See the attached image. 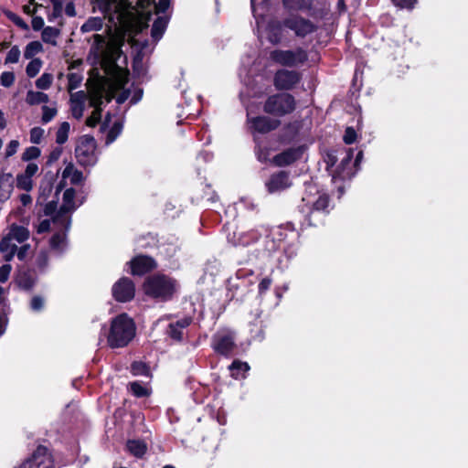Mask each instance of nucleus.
<instances>
[{
	"label": "nucleus",
	"instance_id": "1",
	"mask_svg": "<svg viewBox=\"0 0 468 468\" xmlns=\"http://www.w3.org/2000/svg\"><path fill=\"white\" fill-rule=\"evenodd\" d=\"M127 82V73L119 72L114 76V80L108 90L104 87H101L90 94V103L94 110L91 115L86 120L88 126L93 127L100 122L101 112V105L103 103L104 98L107 101L114 98L119 104L123 103L129 98L131 92L128 89H125Z\"/></svg>",
	"mask_w": 468,
	"mask_h": 468
},
{
	"label": "nucleus",
	"instance_id": "2",
	"mask_svg": "<svg viewBox=\"0 0 468 468\" xmlns=\"http://www.w3.org/2000/svg\"><path fill=\"white\" fill-rule=\"evenodd\" d=\"M135 325L133 321L126 314H122L112 321L107 337L108 345L112 348L123 347L133 338Z\"/></svg>",
	"mask_w": 468,
	"mask_h": 468
},
{
	"label": "nucleus",
	"instance_id": "3",
	"mask_svg": "<svg viewBox=\"0 0 468 468\" xmlns=\"http://www.w3.org/2000/svg\"><path fill=\"white\" fill-rule=\"evenodd\" d=\"M144 290L151 297L167 300L176 292V282L165 275H153L145 280Z\"/></svg>",
	"mask_w": 468,
	"mask_h": 468
},
{
	"label": "nucleus",
	"instance_id": "4",
	"mask_svg": "<svg viewBox=\"0 0 468 468\" xmlns=\"http://www.w3.org/2000/svg\"><path fill=\"white\" fill-rule=\"evenodd\" d=\"M294 97L289 93H277L270 96L264 103V112L278 117L290 114L295 109Z\"/></svg>",
	"mask_w": 468,
	"mask_h": 468
},
{
	"label": "nucleus",
	"instance_id": "5",
	"mask_svg": "<svg viewBox=\"0 0 468 468\" xmlns=\"http://www.w3.org/2000/svg\"><path fill=\"white\" fill-rule=\"evenodd\" d=\"M96 141L92 136H82L75 149V157L78 163L84 167H90L98 162L96 153Z\"/></svg>",
	"mask_w": 468,
	"mask_h": 468
},
{
	"label": "nucleus",
	"instance_id": "6",
	"mask_svg": "<svg viewBox=\"0 0 468 468\" xmlns=\"http://www.w3.org/2000/svg\"><path fill=\"white\" fill-rule=\"evenodd\" d=\"M271 59L282 66L298 67L305 63L308 59V53L303 48L295 49H275L270 54Z\"/></svg>",
	"mask_w": 468,
	"mask_h": 468
},
{
	"label": "nucleus",
	"instance_id": "7",
	"mask_svg": "<svg viewBox=\"0 0 468 468\" xmlns=\"http://www.w3.org/2000/svg\"><path fill=\"white\" fill-rule=\"evenodd\" d=\"M75 190L68 188L63 194V201L59 210L52 219L53 225L69 229L71 222V213L79 207L74 201Z\"/></svg>",
	"mask_w": 468,
	"mask_h": 468
},
{
	"label": "nucleus",
	"instance_id": "8",
	"mask_svg": "<svg viewBox=\"0 0 468 468\" xmlns=\"http://www.w3.org/2000/svg\"><path fill=\"white\" fill-rule=\"evenodd\" d=\"M284 27L292 30L296 37H305L317 29V26L311 20L297 15L288 16L283 20Z\"/></svg>",
	"mask_w": 468,
	"mask_h": 468
},
{
	"label": "nucleus",
	"instance_id": "9",
	"mask_svg": "<svg viewBox=\"0 0 468 468\" xmlns=\"http://www.w3.org/2000/svg\"><path fill=\"white\" fill-rule=\"evenodd\" d=\"M213 349L223 356H229L235 347L234 333L229 329L218 331L212 339Z\"/></svg>",
	"mask_w": 468,
	"mask_h": 468
},
{
	"label": "nucleus",
	"instance_id": "10",
	"mask_svg": "<svg viewBox=\"0 0 468 468\" xmlns=\"http://www.w3.org/2000/svg\"><path fill=\"white\" fill-rule=\"evenodd\" d=\"M247 123L249 130L254 134L255 142H257L255 133H267L271 131H273L279 126L280 122L271 119L267 116L250 117V113L248 112Z\"/></svg>",
	"mask_w": 468,
	"mask_h": 468
},
{
	"label": "nucleus",
	"instance_id": "11",
	"mask_svg": "<svg viewBox=\"0 0 468 468\" xmlns=\"http://www.w3.org/2000/svg\"><path fill=\"white\" fill-rule=\"evenodd\" d=\"M19 468H54V464L47 448L39 446Z\"/></svg>",
	"mask_w": 468,
	"mask_h": 468
},
{
	"label": "nucleus",
	"instance_id": "12",
	"mask_svg": "<svg viewBox=\"0 0 468 468\" xmlns=\"http://www.w3.org/2000/svg\"><path fill=\"white\" fill-rule=\"evenodd\" d=\"M301 74L295 70L280 69L274 75V86L278 90L292 89L300 80Z\"/></svg>",
	"mask_w": 468,
	"mask_h": 468
},
{
	"label": "nucleus",
	"instance_id": "13",
	"mask_svg": "<svg viewBox=\"0 0 468 468\" xmlns=\"http://www.w3.org/2000/svg\"><path fill=\"white\" fill-rule=\"evenodd\" d=\"M135 288L133 282L128 278L120 279L112 286V295L118 302H128L134 297Z\"/></svg>",
	"mask_w": 468,
	"mask_h": 468
},
{
	"label": "nucleus",
	"instance_id": "14",
	"mask_svg": "<svg viewBox=\"0 0 468 468\" xmlns=\"http://www.w3.org/2000/svg\"><path fill=\"white\" fill-rule=\"evenodd\" d=\"M270 194L277 193L290 187L291 181L288 173L280 171L273 174L265 184Z\"/></svg>",
	"mask_w": 468,
	"mask_h": 468
},
{
	"label": "nucleus",
	"instance_id": "15",
	"mask_svg": "<svg viewBox=\"0 0 468 468\" xmlns=\"http://www.w3.org/2000/svg\"><path fill=\"white\" fill-rule=\"evenodd\" d=\"M304 152L303 146L289 148L273 157V162L278 166L289 165L300 159Z\"/></svg>",
	"mask_w": 468,
	"mask_h": 468
},
{
	"label": "nucleus",
	"instance_id": "16",
	"mask_svg": "<svg viewBox=\"0 0 468 468\" xmlns=\"http://www.w3.org/2000/svg\"><path fill=\"white\" fill-rule=\"evenodd\" d=\"M261 236V233L257 229H250L234 232L232 237L229 236V240L235 246H248L257 241Z\"/></svg>",
	"mask_w": 468,
	"mask_h": 468
},
{
	"label": "nucleus",
	"instance_id": "17",
	"mask_svg": "<svg viewBox=\"0 0 468 468\" xmlns=\"http://www.w3.org/2000/svg\"><path fill=\"white\" fill-rule=\"evenodd\" d=\"M131 272L142 275L154 267V261L147 256H138L130 261Z\"/></svg>",
	"mask_w": 468,
	"mask_h": 468
},
{
	"label": "nucleus",
	"instance_id": "18",
	"mask_svg": "<svg viewBox=\"0 0 468 468\" xmlns=\"http://www.w3.org/2000/svg\"><path fill=\"white\" fill-rule=\"evenodd\" d=\"M69 101L72 116L80 119L85 109L86 93L83 90L71 93Z\"/></svg>",
	"mask_w": 468,
	"mask_h": 468
},
{
	"label": "nucleus",
	"instance_id": "19",
	"mask_svg": "<svg viewBox=\"0 0 468 468\" xmlns=\"http://www.w3.org/2000/svg\"><path fill=\"white\" fill-rule=\"evenodd\" d=\"M92 38L93 42L90 47V53H92L98 60L104 59L107 57L106 37L103 35L95 34Z\"/></svg>",
	"mask_w": 468,
	"mask_h": 468
},
{
	"label": "nucleus",
	"instance_id": "20",
	"mask_svg": "<svg viewBox=\"0 0 468 468\" xmlns=\"http://www.w3.org/2000/svg\"><path fill=\"white\" fill-rule=\"evenodd\" d=\"M353 158V150L348 149L345 157L342 159L341 164L337 167L335 175H333V179L339 177L341 179L350 178L353 176L351 170V161Z\"/></svg>",
	"mask_w": 468,
	"mask_h": 468
},
{
	"label": "nucleus",
	"instance_id": "21",
	"mask_svg": "<svg viewBox=\"0 0 468 468\" xmlns=\"http://www.w3.org/2000/svg\"><path fill=\"white\" fill-rule=\"evenodd\" d=\"M282 27L279 21L271 20L265 27L266 37L272 44H278L282 38Z\"/></svg>",
	"mask_w": 468,
	"mask_h": 468
},
{
	"label": "nucleus",
	"instance_id": "22",
	"mask_svg": "<svg viewBox=\"0 0 468 468\" xmlns=\"http://www.w3.org/2000/svg\"><path fill=\"white\" fill-rule=\"evenodd\" d=\"M13 188V176L9 173L0 174V202H4L10 197Z\"/></svg>",
	"mask_w": 468,
	"mask_h": 468
},
{
	"label": "nucleus",
	"instance_id": "23",
	"mask_svg": "<svg viewBox=\"0 0 468 468\" xmlns=\"http://www.w3.org/2000/svg\"><path fill=\"white\" fill-rule=\"evenodd\" d=\"M268 1L269 0H250L252 13L259 30L265 27L263 10L266 8Z\"/></svg>",
	"mask_w": 468,
	"mask_h": 468
},
{
	"label": "nucleus",
	"instance_id": "24",
	"mask_svg": "<svg viewBox=\"0 0 468 468\" xmlns=\"http://www.w3.org/2000/svg\"><path fill=\"white\" fill-rule=\"evenodd\" d=\"M190 323V318H183L176 323H171L167 330L168 335L174 340H181L183 338V330L187 327Z\"/></svg>",
	"mask_w": 468,
	"mask_h": 468
},
{
	"label": "nucleus",
	"instance_id": "25",
	"mask_svg": "<svg viewBox=\"0 0 468 468\" xmlns=\"http://www.w3.org/2000/svg\"><path fill=\"white\" fill-rule=\"evenodd\" d=\"M54 227L58 229V231L57 233H55L52 236V238L50 239V247L53 250L60 253L67 247L66 233H65V231L67 229H65L58 225H54Z\"/></svg>",
	"mask_w": 468,
	"mask_h": 468
},
{
	"label": "nucleus",
	"instance_id": "26",
	"mask_svg": "<svg viewBox=\"0 0 468 468\" xmlns=\"http://www.w3.org/2000/svg\"><path fill=\"white\" fill-rule=\"evenodd\" d=\"M303 201L306 202V205H312L313 210L314 211H324L328 207L329 198L326 194H319L317 198H314L311 196H305L303 197Z\"/></svg>",
	"mask_w": 468,
	"mask_h": 468
},
{
	"label": "nucleus",
	"instance_id": "27",
	"mask_svg": "<svg viewBox=\"0 0 468 468\" xmlns=\"http://www.w3.org/2000/svg\"><path fill=\"white\" fill-rule=\"evenodd\" d=\"M16 250V244L14 243V240L8 235L2 239L0 241V251L6 261L12 260Z\"/></svg>",
	"mask_w": 468,
	"mask_h": 468
},
{
	"label": "nucleus",
	"instance_id": "28",
	"mask_svg": "<svg viewBox=\"0 0 468 468\" xmlns=\"http://www.w3.org/2000/svg\"><path fill=\"white\" fill-rule=\"evenodd\" d=\"M62 177L63 179L69 178L70 183L73 185H78L84 179L82 172L78 170L71 162L66 165L62 172Z\"/></svg>",
	"mask_w": 468,
	"mask_h": 468
},
{
	"label": "nucleus",
	"instance_id": "29",
	"mask_svg": "<svg viewBox=\"0 0 468 468\" xmlns=\"http://www.w3.org/2000/svg\"><path fill=\"white\" fill-rule=\"evenodd\" d=\"M13 240H16L18 243H22L28 239L30 232L29 230L23 227L13 224L10 227L9 232L7 234Z\"/></svg>",
	"mask_w": 468,
	"mask_h": 468
},
{
	"label": "nucleus",
	"instance_id": "30",
	"mask_svg": "<svg viewBox=\"0 0 468 468\" xmlns=\"http://www.w3.org/2000/svg\"><path fill=\"white\" fill-rule=\"evenodd\" d=\"M168 23V18L165 16H159L157 19L154 22L152 29H151V35L154 40L158 41L164 35L166 26Z\"/></svg>",
	"mask_w": 468,
	"mask_h": 468
},
{
	"label": "nucleus",
	"instance_id": "31",
	"mask_svg": "<svg viewBox=\"0 0 468 468\" xmlns=\"http://www.w3.org/2000/svg\"><path fill=\"white\" fill-rule=\"evenodd\" d=\"M103 27V19L99 16L90 17L81 27L82 33L100 31Z\"/></svg>",
	"mask_w": 468,
	"mask_h": 468
},
{
	"label": "nucleus",
	"instance_id": "32",
	"mask_svg": "<svg viewBox=\"0 0 468 468\" xmlns=\"http://www.w3.org/2000/svg\"><path fill=\"white\" fill-rule=\"evenodd\" d=\"M283 6L288 10L303 11L311 8V0H283Z\"/></svg>",
	"mask_w": 468,
	"mask_h": 468
},
{
	"label": "nucleus",
	"instance_id": "33",
	"mask_svg": "<svg viewBox=\"0 0 468 468\" xmlns=\"http://www.w3.org/2000/svg\"><path fill=\"white\" fill-rule=\"evenodd\" d=\"M229 368L231 372V377L238 379L239 378H245V373L249 371L250 366L246 362L235 360Z\"/></svg>",
	"mask_w": 468,
	"mask_h": 468
},
{
	"label": "nucleus",
	"instance_id": "34",
	"mask_svg": "<svg viewBox=\"0 0 468 468\" xmlns=\"http://www.w3.org/2000/svg\"><path fill=\"white\" fill-rule=\"evenodd\" d=\"M49 100L48 94L42 91L28 90L26 96V102L28 105H37L46 103Z\"/></svg>",
	"mask_w": 468,
	"mask_h": 468
},
{
	"label": "nucleus",
	"instance_id": "35",
	"mask_svg": "<svg viewBox=\"0 0 468 468\" xmlns=\"http://www.w3.org/2000/svg\"><path fill=\"white\" fill-rule=\"evenodd\" d=\"M128 451L135 457H142L146 452V444L143 441L131 440L127 441Z\"/></svg>",
	"mask_w": 468,
	"mask_h": 468
},
{
	"label": "nucleus",
	"instance_id": "36",
	"mask_svg": "<svg viewBox=\"0 0 468 468\" xmlns=\"http://www.w3.org/2000/svg\"><path fill=\"white\" fill-rule=\"evenodd\" d=\"M59 35V30L52 27H47L43 28L41 37L45 43L50 44L52 46H57V37Z\"/></svg>",
	"mask_w": 468,
	"mask_h": 468
},
{
	"label": "nucleus",
	"instance_id": "37",
	"mask_svg": "<svg viewBox=\"0 0 468 468\" xmlns=\"http://www.w3.org/2000/svg\"><path fill=\"white\" fill-rule=\"evenodd\" d=\"M42 51L43 46L39 41H31L25 48L24 57L27 59H30Z\"/></svg>",
	"mask_w": 468,
	"mask_h": 468
},
{
	"label": "nucleus",
	"instance_id": "38",
	"mask_svg": "<svg viewBox=\"0 0 468 468\" xmlns=\"http://www.w3.org/2000/svg\"><path fill=\"white\" fill-rule=\"evenodd\" d=\"M115 0H92L91 5L93 12H100L101 14L108 13Z\"/></svg>",
	"mask_w": 468,
	"mask_h": 468
},
{
	"label": "nucleus",
	"instance_id": "39",
	"mask_svg": "<svg viewBox=\"0 0 468 468\" xmlns=\"http://www.w3.org/2000/svg\"><path fill=\"white\" fill-rule=\"evenodd\" d=\"M43 66V61L40 58H32L31 61L27 65L26 73L27 77H36Z\"/></svg>",
	"mask_w": 468,
	"mask_h": 468
},
{
	"label": "nucleus",
	"instance_id": "40",
	"mask_svg": "<svg viewBox=\"0 0 468 468\" xmlns=\"http://www.w3.org/2000/svg\"><path fill=\"white\" fill-rule=\"evenodd\" d=\"M69 123L67 122H64L60 124L58 127L57 133H56V142L58 144H63L67 142L69 133Z\"/></svg>",
	"mask_w": 468,
	"mask_h": 468
},
{
	"label": "nucleus",
	"instance_id": "41",
	"mask_svg": "<svg viewBox=\"0 0 468 468\" xmlns=\"http://www.w3.org/2000/svg\"><path fill=\"white\" fill-rule=\"evenodd\" d=\"M16 186L22 190L29 191L33 187L32 177L27 176L24 174H20L16 176Z\"/></svg>",
	"mask_w": 468,
	"mask_h": 468
},
{
	"label": "nucleus",
	"instance_id": "42",
	"mask_svg": "<svg viewBox=\"0 0 468 468\" xmlns=\"http://www.w3.org/2000/svg\"><path fill=\"white\" fill-rule=\"evenodd\" d=\"M53 82V75L50 73H43L37 80L36 87L39 90H48Z\"/></svg>",
	"mask_w": 468,
	"mask_h": 468
},
{
	"label": "nucleus",
	"instance_id": "43",
	"mask_svg": "<svg viewBox=\"0 0 468 468\" xmlns=\"http://www.w3.org/2000/svg\"><path fill=\"white\" fill-rule=\"evenodd\" d=\"M41 154V151L37 146H29L25 149L24 153L22 154L21 159L24 162H29L31 160H35L38 158Z\"/></svg>",
	"mask_w": 468,
	"mask_h": 468
},
{
	"label": "nucleus",
	"instance_id": "44",
	"mask_svg": "<svg viewBox=\"0 0 468 468\" xmlns=\"http://www.w3.org/2000/svg\"><path fill=\"white\" fill-rule=\"evenodd\" d=\"M21 56V51L17 46H13L10 50L7 52L6 57L5 58V64H15L19 61Z\"/></svg>",
	"mask_w": 468,
	"mask_h": 468
},
{
	"label": "nucleus",
	"instance_id": "45",
	"mask_svg": "<svg viewBox=\"0 0 468 468\" xmlns=\"http://www.w3.org/2000/svg\"><path fill=\"white\" fill-rule=\"evenodd\" d=\"M122 125L120 122H115L111 130L109 131L106 137V144H110L115 141V139L122 133Z\"/></svg>",
	"mask_w": 468,
	"mask_h": 468
},
{
	"label": "nucleus",
	"instance_id": "46",
	"mask_svg": "<svg viewBox=\"0 0 468 468\" xmlns=\"http://www.w3.org/2000/svg\"><path fill=\"white\" fill-rule=\"evenodd\" d=\"M132 373L134 376H147L149 373V368L143 362H133L132 364Z\"/></svg>",
	"mask_w": 468,
	"mask_h": 468
},
{
	"label": "nucleus",
	"instance_id": "47",
	"mask_svg": "<svg viewBox=\"0 0 468 468\" xmlns=\"http://www.w3.org/2000/svg\"><path fill=\"white\" fill-rule=\"evenodd\" d=\"M82 81L81 76L77 73H70L68 75V90L72 91L73 90L80 87Z\"/></svg>",
	"mask_w": 468,
	"mask_h": 468
},
{
	"label": "nucleus",
	"instance_id": "48",
	"mask_svg": "<svg viewBox=\"0 0 468 468\" xmlns=\"http://www.w3.org/2000/svg\"><path fill=\"white\" fill-rule=\"evenodd\" d=\"M15 74L11 71H4L0 76V83L5 88L11 87L15 82Z\"/></svg>",
	"mask_w": 468,
	"mask_h": 468
},
{
	"label": "nucleus",
	"instance_id": "49",
	"mask_svg": "<svg viewBox=\"0 0 468 468\" xmlns=\"http://www.w3.org/2000/svg\"><path fill=\"white\" fill-rule=\"evenodd\" d=\"M57 114V110L48 106L42 107L41 121L43 123L49 122Z\"/></svg>",
	"mask_w": 468,
	"mask_h": 468
},
{
	"label": "nucleus",
	"instance_id": "50",
	"mask_svg": "<svg viewBox=\"0 0 468 468\" xmlns=\"http://www.w3.org/2000/svg\"><path fill=\"white\" fill-rule=\"evenodd\" d=\"M44 129L41 127H34L30 130V142L35 144H40L44 136Z\"/></svg>",
	"mask_w": 468,
	"mask_h": 468
},
{
	"label": "nucleus",
	"instance_id": "51",
	"mask_svg": "<svg viewBox=\"0 0 468 468\" xmlns=\"http://www.w3.org/2000/svg\"><path fill=\"white\" fill-rule=\"evenodd\" d=\"M20 143L18 140H11L5 149V158L13 156L18 150Z\"/></svg>",
	"mask_w": 468,
	"mask_h": 468
},
{
	"label": "nucleus",
	"instance_id": "52",
	"mask_svg": "<svg viewBox=\"0 0 468 468\" xmlns=\"http://www.w3.org/2000/svg\"><path fill=\"white\" fill-rule=\"evenodd\" d=\"M6 16L12 21L14 22L18 27L22 28V29H27L28 28V26L27 24L20 17L18 16L17 15H16L15 13L11 12V11H7L5 13Z\"/></svg>",
	"mask_w": 468,
	"mask_h": 468
},
{
	"label": "nucleus",
	"instance_id": "53",
	"mask_svg": "<svg viewBox=\"0 0 468 468\" xmlns=\"http://www.w3.org/2000/svg\"><path fill=\"white\" fill-rule=\"evenodd\" d=\"M45 300L43 297L36 295L31 299L30 308L34 312H39L44 308Z\"/></svg>",
	"mask_w": 468,
	"mask_h": 468
},
{
	"label": "nucleus",
	"instance_id": "54",
	"mask_svg": "<svg viewBox=\"0 0 468 468\" xmlns=\"http://www.w3.org/2000/svg\"><path fill=\"white\" fill-rule=\"evenodd\" d=\"M130 389L136 397H144L147 395V390L138 382H133L130 384Z\"/></svg>",
	"mask_w": 468,
	"mask_h": 468
},
{
	"label": "nucleus",
	"instance_id": "55",
	"mask_svg": "<svg viewBox=\"0 0 468 468\" xmlns=\"http://www.w3.org/2000/svg\"><path fill=\"white\" fill-rule=\"evenodd\" d=\"M37 266L40 271H44L48 264V256L46 251H41L36 260Z\"/></svg>",
	"mask_w": 468,
	"mask_h": 468
},
{
	"label": "nucleus",
	"instance_id": "56",
	"mask_svg": "<svg viewBox=\"0 0 468 468\" xmlns=\"http://www.w3.org/2000/svg\"><path fill=\"white\" fill-rule=\"evenodd\" d=\"M356 139V133L352 127H347L344 135V142L346 144H353Z\"/></svg>",
	"mask_w": 468,
	"mask_h": 468
},
{
	"label": "nucleus",
	"instance_id": "57",
	"mask_svg": "<svg viewBox=\"0 0 468 468\" xmlns=\"http://www.w3.org/2000/svg\"><path fill=\"white\" fill-rule=\"evenodd\" d=\"M11 270L10 264H4L0 267V282L4 283L8 280Z\"/></svg>",
	"mask_w": 468,
	"mask_h": 468
},
{
	"label": "nucleus",
	"instance_id": "58",
	"mask_svg": "<svg viewBox=\"0 0 468 468\" xmlns=\"http://www.w3.org/2000/svg\"><path fill=\"white\" fill-rule=\"evenodd\" d=\"M271 283H272V281L271 278L266 277V278L262 279L261 281V282L259 283V293L262 294L266 291H268L270 289Z\"/></svg>",
	"mask_w": 468,
	"mask_h": 468
},
{
	"label": "nucleus",
	"instance_id": "59",
	"mask_svg": "<svg viewBox=\"0 0 468 468\" xmlns=\"http://www.w3.org/2000/svg\"><path fill=\"white\" fill-rule=\"evenodd\" d=\"M38 171V165L35 163H28L25 171L24 175L33 177Z\"/></svg>",
	"mask_w": 468,
	"mask_h": 468
},
{
	"label": "nucleus",
	"instance_id": "60",
	"mask_svg": "<svg viewBox=\"0 0 468 468\" xmlns=\"http://www.w3.org/2000/svg\"><path fill=\"white\" fill-rule=\"evenodd\" d=\"M170 5L171 0H159L154 6L157 13H165L169 8Z\"/></svg>",
	"mask_w": 468,
	"mask_h": 468
},
{
	"label": "nucleus",
	"instance_id": "61",
	"mask_svg": "<svg viewBox=\"0 0 468 468\" xmlns=\"http://www.w3.org/2000/svg\"><path fill=\"white\" fill-rule=\"evenodd\" d=\"M62 154V149L60 147H57L51 151L48 155V164H52L58 161Z\"/></svg>",
	"mask_w": 468,
	"mask_h": 468
},
{
	"label": "nucleus",
	"instance_id": "62",
	"mask_svg": "<svg viewBox=\"0 0 468 468\" xmlns=\"http://www.w3.org/2000/svg\"><path fill=\"white\" fill-rule=\"evenodd\" d=\"M52 5H53V11H52V15H51V17L49 18V20H51L52 18H57V17L61 16L62 12H63V4L62 3H56V4H53Z\"/></svg>",
	"mask_w": 468,
	"mask_h": 468
},
{
	"label": "nucleus",
	"instance_id": "63",
	"mask_svg": "<svg viewBox=\"0 0 468 468\" xmlns=\"http://www.w3.org/2000/svg\"><path fill=\"white\" fill-rule=\"evenodd\" d=\"M44 19L41 16H34L32 19V28L38 31L44 27Z\"/></svg>",
	"mask_w": 468,
	"mask_h": 468
},
{
	"label": "nucleus",
	"instance_id": "64",
	"mask_svg": "<svg viewBox=\"0 0 468 468\" xmlns=\"http://www.w3.org/2000/svg\"><path fill=\"white\" fill-rule=\"evenodd\" d=\"M50 221L48 219L42 220L37 227L38 233H44L50 229Z\"/></svg>",
	"mask_w": 468,
	"mask_h": 468
}]
</instances>
